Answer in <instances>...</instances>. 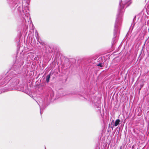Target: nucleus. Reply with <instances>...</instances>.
Masks as SVG:
<instances>
[{"instance_id": "f257e3e1", "label": "nucleus", "mask_w": 149, "mask_h": 149, "mask_svg": "<svg viewBox=\"0 0 149 149\" xmlns=\"http://www.w3.org/2000/svg\"><path fill=\"white\" fill-rule=\"evenodd\" d=\"M128 1H129L127 0H126L123 3L122 2V0H120L119 1L118 13L116 16L114 29L113 35L114 37L112 41V45L114 43L115 38L116 36V34L119 31L121 24L122 17L124 12V8L125 5L126 4H128Z\"/></svg>"}, {"instance_id": "f03ea898", "label": "nucleus", "mask_w": 149, "mask_h": 149, "mask_svg": "<svg viewBox=\"0 0 149 149\" xmlns=\"http://www.w3.org/2000/svg\"><path fill=\"white\" fill-rule=\"evenodd\" d=\"M18 76L15 73V71H11L10 76H7L0 79V86L5 85L8 83L10 87L8 88V91L15 90V88L13 87L16 86L19 81Z\"/></svg>"}, {"instance_id": "7ed1b4c3", "label": "nucleus", "mask_w": 149, "mask_h": 149, "mask_svg": "<svg viewBox=\"0 0 149 149\" xmlns=\"http://www.w3.org/2000/svg\"><path fill=\"white\" fill-rule=\"evenodd\" d=\"M16 7H17V9L19 13L21 15L24 14L25 15L27 18V20L31 24L32 22L30 18V16L29 13V7L28 6H26L25 7L23 10V8L22 3L21 1L20 2H19L18 4L16 6Z\"/></svg>"}, {"instance_id": "20e7f679", "label": "nucleus", "mask_w": 149, "mask_h": 149, "mask_svg": "<svg viewBox=\"0 0 149 149\" xmlns=\"http://www.w3.org/2000/svg\"><path fill=\"white\" fill-rule=\"evenodd\" d=\"M7 1L9 6L12 9H15L19 2H20L19 0H7Z\"/></svg>"}, {"instance_id": "39448f33", "label": "nucleus", "mask_w": 149, "mask_h": 149, "mask_svg": "<svg viewBox=\"0 0 149 149\" xmlns=\"http://www.w3.org/2000/svg\"><path fill=\"white\" fill-rule=\"evenodd\" d=\"M120 121V120L119 119L116 120L115 122H114V120H113L111 121V124H109V127H110L112 129V130H113V128L115 126L116 127L119 125Z\"/></svg>"}, {"instance_id": "423d86ee", "label": "nucleus", "mask_w": 149, "mask_h": 149, "mask_svg": "<svg viewBox=\"0 0 149 149\" xmlns=\"http://www.w3.org/2000/svg\"><path fill=\"white\" fill-rule=\"evenodd\" d=\"M36 37L37 40L42 45H45V43L44 42H42V41L39 38L38 33H37L36 35Z\"/></svg>"}, {"instance_id": "0eeeda50", "label": "nucleus", "mask_w": 149, "mask_h": 149, "mask_svg": "<svg viewBox=\"0 0 149 149\" xmlns=\"http://www.w3.org/2000/svg\"><path fill=\"white\" fill-rule=\"evenodd\" d=\"M50 77V74H48L46 78V81L48 83L49 81Z\"/></svg>"}, {"instance_id": "6e6552de", "label": "nucleus", "mask_w": 149, "mask_h": 149, "mask_svg": "<svg viewBox=\"0 0 149 149\" xmlns=\"http://www.w3.org/2000/svg\"><path fill=\"white\" fill-rule=\"evenodd\" d=\"M97 66L100 67H103V64L102 63H100L97 65Z\"/></svg>"}, {"instance_id": "1a4fd4ad", "label": "nucleus", "mask_w": 149, "mask_h": 149, "mask_svg": "<svg viewBox=\"0 0 149 149\" xmlns=\"http://www.w3.org/2000/svg\"><path fill=\"white\" fill-rule=\"evenodd\" d=\"M40 113L41 114H42V113L41 110L42 109V107H40Z\"/></svg>"}, {"instance_id": "9d476101", "label": "nucleus", "mask_w": 149, "mask_h": 149, "mask_svg": "<svg viewBox=\"0 0 149 149\" xmlns=\"http://www.w3.org/2000/svg\"><path fill=\"white\" fill-rule=\"evenodd\" d=\"M120 149H122V146H121L120 147Z\"/></svg>"}, {"instance_id": "9b49d317", "label": "nucleus", "mask_w": 149, "mask_h": 149, "mask_svg": "<svg viewBox=\"0 0 149 149\" xmlns=\"http://www.w3.org/2000/svg\"><path fill=\"white\" fill-rule=\"evenodd\" d=\"M142 86H142V85H141V88H142ZM141 89V88H140V89Z\"/></svg>"}, {"instance_id": "f8f14e48", "label": "nucleus", "mask_w": 149, "mask_h": 149, "mask_svg": "<svg viewBox=\"0 0 149 149\" xmlns=\"http://www.w3.org/2000/svg\"><path fill=\"white\" fill-rule=\"evenodd\" d=\"M25 19V22H26V19Z\"/></svg>"}, {"instance_id": "ddd939ff", "label": "nucleus", "mask_w": 149, "mask_h": 149, "mask_svg": "<svg viewBox=\"0 0 149 149\" xmlns=\"http://www.w3.org/2000/svg\"><path fill=\"white\" fill-rule=\"evenodd\" d=\"M21 66V65H19V66Z\"/></svg>"}, {"instance_id": "4468645a", "label": "nucleus", "mask_w": 149, "mask_h": 149, "mask_svg": "<svg viewBox=\"0 0 149 149\" xmlns=\"http://www.w3.org/2000/svg\"><path fill=\"white\" fill-rule=\"evenodd\" d=\"M129 6V5H128L127 6V7L128 6Z\"/></svg>"}, {"instance_id": "2eb2a0df", "label": "nucleus", "mask_w": 149, "mask_h": 149, "mask_svg": "<svg viewBox=\"0 0 149 149\" xmlns=\"http://www.w3.org/2000/svg\"><path fill=\"white\" fill-rule=\"evenodd\" d=\"M38 104L39 105V106H40V104Z\"/></svg>"}, {"instance_id": "dca6fc26", "label": "nucleus", "mask_w": 149, "mask_h": 149, "mask_svg": "<svg viewBox=\"0 0 149 149\" xmlns=\"http://www.w3.org/2000/svg\"><path fill=\"white\" fill-rule=\"evenodd\" d=\"M45 149H46L45 147Z\"/></svg>"}]
</instances>
